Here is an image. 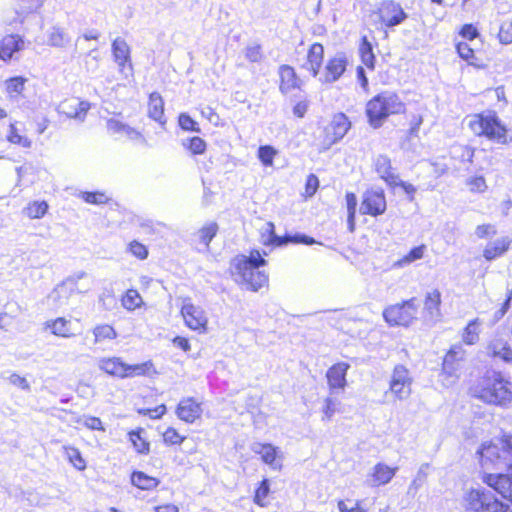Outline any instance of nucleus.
Here are the masks:
<instances>
[{"label":"nucleus","instance_id":"1","mask_svg":"<svg viewBox=\"0 0 512 512\" xmlns=\"http://www.w3.org/2000/svg\"><path fill=\"white\" fill-rule=\"evenodd\" d=\"M511 383L500 372L487 371L470 388L472 397L487 404L505 406L512 401Z\"/></svg>","mask_w":512,"mask_h":512},{"label":"nucleus","instance_id":"2","mask_svg":"<svg viewBox=\"0 0 512 512\" xmlns=\"http://www.w3.org/2000/svg\"><path fill=\"white\" fill-rule=\"evenodd\" d=\"M266 264L265 259L258 250H252L250 255H240L232 261V275L237 283L246 289L258 291L268 282V275L260 271L259 267Z\"/></svg>","mask_w":512,"mask_h":512},{"label":"nucleus","instance_id":"3","mask_svg":"<svg viewBox=\"0 0 512 512\" xmlns=\"http://www.w3.org/2000/svg\"><path fill=\"white\" fill-rule=\"evenodd\" d=\"M405 103L392 91H384L373 97L366 105L369 123L374 128L382 126L383 121L393 114L404 113Z\"/></svg>","mask_w":512,"mask_h":512},{"label":"nucleus","instance_id":"4","mask_svg":"<svg viewBox=\"0 0 512 512\" xmlns=\"http://www.w3.org/2000/svg\"><path fill=\"white\" fill-rule=\"evenodd\" d=\"M478 453L482 469H512V436L498 443H484Z\"/></svg>","mask_w":512,"mask_h":512},{"label":"nucleus","instance_id":"5","mask_svg":"<svg viewBox=\"0 0 512 512\" xmlns=\"http://www.w3.org/2000/svg\"><path fill=\"white\" fill-rule=\"evenodd\" d=\"M469 127L478 136L484 135L498 143H506V128L501 124L494 112L472 116L469 121Z\"/></svg>","mask_w":512,"mask_h":512},{"label":"nucleus","instance_id":"6","mask_svg":"<svg viewBox=\"0 0 512 512\" xmlns=\"http://www.w3.org/2000/svg\"><path fill=\"white\" fill-rule=\"evenodd\" d=\"M466 499L471 512H512L509 504L503 503L485 488L472 489Z\"/></svg>","mask_w":512,"mask_h":512},{"label":"nucleus","instance_id":"7","mask_svg":"<svg viewBox=\"0 0 512 512\" xmlns=\"http://www.w3.org/2000/svg\"><path fill=\"white\" fill-rule=\"evenodd\" d=\"M418 307L416 298H411L386 307L383 318L390 326L409 327L417 319Z\"/></svg>","mask_w":512,"mask_h":512},{"label":"nucleus","instance_id":"8","mask_svg":"<svg viewBox=\"0 0 512 512\" xmlns=\"http://www.w3.org/2000/svg\"><path fill=\"white\" fill-rule=\"evenodd\" d=\"M152 367L150 361L129 365L124 363L119 357H103L98 360V368L105 373L119 378L145 375Z\"/></svg>","mask_w":512,"mask_h":512},{"label":"nucleus","instance_id":"9","mask_svg":"<svg viewBox=\"0 0 512 512\" xmlns=\"http://www.w3.org/2000/svg\"><path fill=\"white\" fill-rule=\"evenodd\" d=\"M413 378L404 365H396L389 381V391L400 401L406 400L412 393Z\"/></svg>","mask_w":512,"mask_h":512},{"label":"nucleus","instance_id":"10","mask_svg":"<svg viewBox=\"0 0 512 512\" xmlns=\"http://www.w3.org/2000/svg\"><path fill=\"white\" fill-rule=\"evenodd\" d=\"M483 470V482L501 494L504 498L509 499L512 503V475L504 473L505 471H510V469L497 470L493 467Z\"/></svg>","mask_w":512,"mask_h":512},{"label":"nucleus","instance_id":"11","mask_svg":"<svg viewBox=\"0 0 512 512\" xmlns=\"http://www.w3.org/2000/svg\"><path fill=\"white\" fill-rule=\"evenodd\" d=\"M377 13L379 14L380 20L388 27L397 26L407 18V14L400 4L391 0L382 2Z\"/></svg>","mask_w":512,"mask_h":512},{"label":"nucleus","instance_id":"12","mask_svg":"<svg viewBox=\"0 0 512 512\" xmlns=\"http://www.w3.org/2000/svg\"><path fill=\"white\" fill-rule=\"evenodd\" d=\"M351 123L343 113L335 114L330 124L325 128V141L328 146L340 141L348 132Z\"/></svg>","mask_w":512,"mask_h":512},{"label":"nucleus","instance_id":"13","mask_svg":"<svg viewBox=\"0 0 512 512\" xmlns=\"http://www.w3.org/2000/svg\"><path fill=\"white\" fill-rule=\"evenodd\" d=\"M185 324L192 330L205 331L208 319L204 310L190 302H185L181 308Z\"/></svg>","mask_w":512,"mask_h":512},{"label":"nucleus","instance_id":"14","mask_svg":"<svg viewBox=\"0 0 512 512\" xmlns=\"http://www.w3.org/2000/svg\"><path fill=\"white\" fill-rule=\"evenodd\" d=\"M386 210V199L383 191H366L363 195V200L360 206L362 214L371 216H378Z\"/></svg>","mask_w":512,"mask_h":512},{"label":"nucleus","instance_id":"15","mask_svg":"<svg viewBox=\"0 0 512 512\" xmlns=\"http://www.w3.org/2000/svg\"><path fill=\"white\" fill-rule=\"evenodd\" d=\"M79 290L75 278H68L57 285L48 295V302L55 307H62L68 303L71 295Z\"/></svg>","mask_w":512,"mask_h":512},{"label":"nucleus","instance_id":"16","mask_svg":"<svg viewBox=\"0 0 512 512\" xmlns=\"http://www.w3.org/2000/svg\"><path fill=\"white\" fill-rule=\"evenodd\" d=\"M112 54L121 73H125L127 69L130 72L132 71L131 50L125 39L121 37L114 39L112 42Z\"/></svg>","mask_w":512,"mask_h":512},{"label":"nucleus","instance_id":"17","mask_svg":"<svg viewBox=\"0 0 512 512\" xmlns=\"http://www.w3.org/2000/svg\"><path fill=\"white\" fill-rule=\"evenodd\" d=\"M89 109L90 104L88 102L80 101L76 98H71L62 101L58 105L57 111L60 114H64L68 118H74L83 121Z\"/></svg>","mask_w":512,"mask_h":512},{"label":"nucleus","instance_id":"18","mask_svg":"<svg viewBox=\"0 0 512 512\" xmlns=\"http://www.w3.org/2000/svg\"><path fill=\"white\" fill-rule=\"evenodd\" d=\"M465 350L461 345H454L447 352L443 360V373L449 377H457L461 362L464 360Z\"/></svg>","mask_w":512,"mask_h":512},{"label":"nucleus","instance_id":"19","mask_svg":"<svg viewBox=\"0 0 512 512\" xmlns=\"http://www.w3.org/2000/svg\"><path fill=\"white\" fill-rule=\"evenodd\" d=\"M486 353L493 358H498L508 363L512 362V348L508 341L501 336L496 335L488 342Z\"/></svg>","mask_w":512,"mask_h":512},{"label":"nucleus","instance_id":"20","mask_svg":"<svg viewBox=\"0 0 512 512\" xmlns=\"http://www.w3.org/2000/svg\"><path fill=\"white\" fill-rule=\"evenodd\" d=\"M348 368V364L341 362L328 369L326 377L331 395H333L337 389L344 390L347 384L346 373Z\"/></svg>","mask_w":512,"mask_h":512},{"label":"nucleus","instance_id":"21","mask_svg":"<svg viewBox=\"0 0 512 512\" xmlns=\"http://www.w3.org/2000/svg\"><path fill=\"white\" fill-rule=\"evenodd\" d=\"M346 66L347 59L345 55L341 53L336 54L333 58L328 60L325 67V73L323 74V78H321V80L326 83L337 81L345 72Z\"/></svg>","mask_w":512,"mask_h":512},{"label":"nucleus","instance_id":"22","mask_svg":"<svg viewBox=\"0 0 512 512\" xmlns=\"http://www.w3.org/2000/svg\"><path fill=\"white\" fill-rule=\"evenodd\" d=\"M398 468H391L385 463H377L367 476V482L370 486L376 487L389 483L395 476Z\"/></svg>","mask_w":512,"mask_h":512},{"label":"nucleus","instance_id":"23","mask_svg":"<svg viewBox=\"0 0 512 512\" xmlns=\"http://www.w3.org/2000/svg\"><path fill=\"white\" fill-rule=\"evenodd\" d=\"M26 48L25 40L19 35H7L0 42V59L8 61Z\"/></svg>","mask_w":512,"mask_h":512},{"label":"nucleus","instance_id":"24","mask_svg":"<svg viewBox=\"0 0 512 512\" xmlns=\"http://www.w3.org/2000/svg\"><path fill=\"white\" fill-rule=\"evenodd\" d=\"M176 414L182 421L193 423L201 417V404L193 398L182 399L177 406Z\"/></svg>","mask_w":512,"mask_h":512},{"label":"nucleus","instance_id":"25","mask_svg":"<svg viewBox=\"0 0 512 512\" xmlns=\"http://www.w3.org/2000/svg\"><path fill=\"white\" fill-rule=\"evenodd\" d=\"M441 293L438 289L428 292L424 302V317L427 321L436 323L441 318Z\"/></svg>","mask_w":512,"mask_h":512},{"label":"nucleus","instance_id":"26","mask_svg":"<svg viewBox=\"0 0 512 512\" xmlns=\"http://www.w3.org/2000/svg\"><path fill=\"white\" fill-rule=\"evenodd\" d=\"M147 115L161 127H165L167 119L164 115V100L158 92H153L149 96Z\"/></svg>","mask_w":512,"mask_h":512},{"label":"nucleus","instance_id":"27","mask_svg":"<svg viewBox=\"0 0 512 512\" xmlns=\"http://www.w3.org/2000/svg\"><path fill=\"white\" fill-rule=\"evenodd\" d=\"M107 128L113 134H119L133 141H141L145 143L146 140L143 135L135 128L130 127L116 119H109L107 121Z\"/></svg>","mask_w":512,"mask_h":512},{"label":"nucleus","instance_id":"28","mask_svg":"<svg viewBox=\"0 0 512 512\" xmlns=\"http://www.w3.org/2000/svg\"><path fill=\"white\" fill-rule=\"evenodd\" d=\"M267 226H268L267 231L270 233L269 240H268L270 244H273L276 246H281V245L287 244L289 242L301 243V244H306V245H312V244L316 243V241L313 238L308 237L304 234H296L294 236L279 237L274 233V224L273 223L269 222L267 224Z\"/></svg>","mask_w":512,"mask_h":512},{"label":"nucleus","instance_id":"29","mask_svg":"<svg viewBox=\"0 0 512 512\" xmlns=\"http://www.w3.org/2000/svg\"><path fill=\"white\" fill-rule=\"evenodd\" d=\"M375 170L388 185L398 183V174L391 165L390 159L385 155H379L375 159Z\"/></svg>","mask_w":512,"mask_h":512},{"label":"nucleus","instance_id":"30","mask_svg":"<svg viewBox=\"0 0 512 512\" xmlns=\"http://www.w3.org/2000/svg\"><path fill=\"white\" fill-rule=\"evenodd\" d=\"M324 56V48L320 43H314L307 54V61L303 67L312 72V75L316 77L319 73L322 65Z\"/></svg>","mask_w":512,"mask_h":512},{"label":"nucleus","instance_id":"31","mask_svg":"<svg viewBox=\"0 0 512 512\" xmlns=\"http://www.w3.org/2000/svg\"><path fill=\"white\" fill-rule=\"evenodd\" d=\"M280 86L279 89L283 94H288L295 88L299 87L298 78L294 69L289 65H282L279 68Z\"/></svg>","mask_w":512,"mask_h":512},{"label":"nucleus","instance_id":"32","mask_svg":"<svg viewBox=\"0 0 512 512\" xmlns=\"http://www.w3.org/2000/svg\"><path fill=\"white\" fill-rule=\"evenodd\" d=\"M511 240L508 237H501L495 241L489 242L483 250V256L486 260L492 261L509 249Z\"/></svg>","mask_w":512,"mask_h":512},{"label":"nucleus","instance_id":"33","mask_svg":"<svg viewBox=\"0 0 512 512\" xmlns=\"http://www.w3.org/2000/svg\"><path fill=\"white\" fill-rule=\"evenodd\" d=\"M45 328L50 329L51 333L58 337L71 338L75 336L71 329V321L64 317L46 321Z\"/></svg>","mask_w":512,"mask_h":512},{"label":"nucleus","instance_id":"34","mask_svg":"<svg viewBox=\"0 0 512 512\" xmlns=\"http://www.w3.org/2000/svg\"><path fill=\"white\" fill-rule=\"evenodd\" d=\"M70 42V37L59 26H53L47 31V44L53 47H65Z\"/></svg>","mask_w":512,"mask_h":512},{"label":"nucleus","instance_id":"35","mask_svg":"<svg viewBox=\"0 0 512 512\" xmlns=\"http://www.w3.org/2000/svg\"><path fill=\"white\" fill-rule=\"evenodd\" d=\"M251 450L256 454L261 455L263 462L266 464L271 466L274 465L277 455V448L273 445L256 442L251 445Z\"/></svg>","mask_w":512,"mask_h":512},{"label":"nucleus","instance_id":"36","mask_svg":"<svg viewBox=\"0 0 512 512\" xmlns=\"http://www.w3.org/2000/svg\"><path fill=\"white\" fill-rule=\"evenodd\" d=\"M94 344H101L107 340H114L117 337L116 330L108 324H99L92 329Z\"/></svg>","mask_w":512,"mask_h":512},{"label":"nucleus","instance_id":"37","mask_svg":"<svg viewBox=\"0 0 512 512\" xmlns=\"http://www.w3.org/2000/svg\"><path fill=\"white\" fill-rule=\"evenodd\" d=\"M131 482L134 486L142 490H150L156 488L159 484V480L146 475L143 472H133L131 475Z\"/></svg>","mask_w":512,"mask_h":512},{"label":"nucleus","instance_id":"38","mask_svg":"<svg viewBox=\"0 0 512 512\" xmlns=\"http://www.w3.org/2000/svg\"><path fill=\"white\" fill-rule=\"evenodd\" d=\"M48 210V204L45 201H33L24 209L23 214L30 219L42 218Z\"/></svg>","mask_w":512,"mask_h":512},{"label":"nucleus","instance_id":"39","mask_svg":"<svg viewBox=\"0 0 512 512\" xmlns=\"http://www.w3.org/2000/svg\"><path fill=\"white\" fill-rule=\"evenodd\" d=\"M143 429L138 431H130L128 433L129 440L133 444L135 450L140 454H148L150 451V444L142 437Z\"/></svg>","mask_w":512,"mask_h":512},{"label":"nucleus","instance_id":"40","mask_svg":"<svg viewBox=\"0 0 512 512\" xmlns=\"http://www.w3.org/2000/svg\"><path fill=\"white\" fill-rule=\"evenodd\" d=\"M341 402L337 398L333 397L331 394L324 400V405L322 408L323 412V421H330L335 413L340 412Z\"/></svg>","mask_w":512,"mask_h":512},{"label":"nucleus","instance_id":"41","mask_svg":"<svg viewBox=\"0 0 512 512\" xmlns=\"http://www.w3.org/2000/svg\"><path fill=\"white\" fill-rule=\"evenodd\" d=\"M362 63L370 68L374 69L375 56L373 53L372 45L368 42L367 37L362 38V43L359 48Z\"/></svg>","mask_w":512,"mask_h":512},{"label":"nucleus","instance_id":"42","mask_svg":"<svg viewBox=\"0 0 512 512\" xmlns=\"http://www.w3.org/2000/svg\"><path fill=\"white\" fill-rule=\"evenodd\" d=\"M463 342L467 345H473L479 340V322L478 320H472L465 327L462 334Z\"/></svg>","mask_w":512,"mask_h":512},{"label":"nucleus","instance_id":"43","mask_svg":"<svg viewBox=\"0 0 512 512\" xmlns=\"http://www.w3.org/2000/svg\"><path fill=\"white\" fill-rule=\"evenodd\" d=\"M142 304V298L137 290L129 289L122 298V305L127 310H135Z\"/></svg>","mask_w":512,"mask_h":512},{"label":"nucleus","instance_id":"44","mask_svg":"<svg viewBox=\"0 0 512 512\" xmlns=\"http://www.w3.org/2000/svg\"><path fill=\"white\" fill-rule=\"evenodd\" d=\"M64 453L69 462L78 470H84L86 463L78 449L74 447H64Z\"/></svg>","mask_w":512,"mask_h":512},{"label":"nucleus","instance_id":"45","mask_svg":"<svg viewBox=\"0 0 512 512\" xmlns=\"http://www.w3.org/2000/svg\"><path fill=\"white\" fill-rule=\"evenodd\" d=\"M428 468L427 464L422 465L415 478L412 480L408 487V494L414 496L418 490L422 487V485L425 483L427 478V472L426 469Z\"/></svg>","mask_w":512,"mask_h":512},{"label":"nucleus","instance_id":"46","mask_svg":"<svg viewBox=\"0 0 512 512\" xmlns=\"http://www.w3.org/2000/svg\"><path fill=\"white\" fill-rule=\"evenodd\" d=\"M218 231V225L215 222H211L198 231V237L201 243L206 247L209 246L211 240L215 237Z\"/></svg>","mask_w":512,"mask_h":512},{"label":"nucleus","instance_id":"47","mask_svg":"<svg viewBox=\"0 0 512 512\" xmlns=\"http://www.w3.org/2000/svg\"><path fill=\"white\" fill-rule=\"evenodd\" d=\"M277 154L278 151L270 145H263L258 149V158L261 163L267 167L273 165V159Z\"/></svg>","mask_w":512,"mask_h":512},{"label":"nucleus","instance_id":"48","mask_svg":"<svg viewBox=\"0 0 512 512\" xmlns=\"http://www.w3.org/2000/svg\"><path fill=\"white\" fill-rule=\"evenodd\" d=\"M425 251V246L421 245L413 248L407 255H405L402 259H400L396 264L398 266H404L406 264H410L416 260L423 258Z\"/></svg>","mask_w":512,"mask_h":512},{"label":"nucleus","instance_id":"49","mask_svg":"<svg viewBox=\"0 0 512 512\" xmlns=\"http://www.w3.org/2000/svg\"><path fill=\"white\" fill-rule=\"evenodd\" d=\"M193 154H203L206 150V142L200 137L188 139V144H184Z\"/></svg>","mask_w":512,"mask_h":512},{"label":"nucleus","instance_id":"50","mask_svg":"<svg viewBox=\"0 0 512 512\" xmlns=\"http://www.w3.org/2000/svg\"><path fill=\"white\" fill-rule=\"evenodd\" d=\"M179 126L186 131L199 132L200 128L198 127L197 122H195L188 114L181 113L179 115Z\"/></svg>","mask_w":512,"mask_h":512},{"label":"nucleus","instance_id":"51","mask_svg":"<svg viewBox=\"0 0 512 512\" xmlns=\"http://www.w3.org/2000/svg\"><path fill=\"white\" fill-rule=\"evenodd\" d=\"M7 138L11 143L20 144L23 147H29L31 144V142L28 140V138L23 137L18 133L16 127L13 124L10 125V129H9Z\"/></svg>","mask_w":512,"mask_h":512},{"label":"nucleus","instance_id":"52","mask_svg":"<svg viewBox=\"0 0 512 512\" xmlns=\"http://www.w3.org/2000/svg\"><path fill=\"white\" fill-rule=\"evenodd\" d=\"M25 79L22 77L10 78L6 81V90L8 93H20L24 88Z\"/></svg>","mask_w":512,"mask_h":512},{"label":"nucleus","instance_id":"53","mask_svg":"<svg viewBox=\"0 0 512 512\" xmlns=\"http://www.w3.org/2000/svg\"><path fill=\"white\" fill-rule=\"evenodd\" d=\"M496 233H497V230H496L495 226L492 224L478 225L475 229V235L479 239L493 237L496 235Z\"/></svg>","mask_w":512,"mask_h":512},{"label":"nucleus","instance_id":"54","mask_svg":"<svg viewBox=\"0 0 512 512\" xmlns=\"http://www.w3.org/2000/svg\"><path fill=\"white\" fill-rule=\"evenodd\" d=\"M129 251L137 258L143 260L148 256V250L145 245L138 241H132L129 244Z\"/></svg>","mask_w":512,"mask_h":512},{"label":"nucleus","instance_id":"55","mask_svg":"<svg viewBox=\"0 0 512 512\" xmlns=\"http://www.w3.org/2000/svg\"><path fill=\"white\" fill-rule=\"evenodd\" d=\"M245 57L250 62L258 63L262 60L263 55L261 52V47L259 45L248 46L245 50Z\"/></svg>","mask_w":512,"mask_h":512},{"label":"nucleus","instance_id":"56","mask_svg":"<svg viewBox=\"0 0 512 512\" xmlns=\"http://www.w3.org/2000/svg\"><path fill=\"white\" fill-rule=\"evenodd\" d=\"M456 48L459 56L472 64L471 60L474 58V50L470 45L466 42H459Z\"/></svg>","mask_w":512,"mask_h":512},{"label":"nucleus","instance_id":"57","mask_svg":"<svg viewBox=\"0 0 512 512\" xmlns=\"http://www.w3.org/2000/svg\"><path fill=\"white\" fill-rule=\"evenodd\" d=\"M163 439L165 443L175 445L182 443L185 438L182 437L174 428H168L163 433Z\"/></svg>","mask_w":512,"mask_h":512},{"label":"nucleus","instance_id":"58","mask_svg":"<svg viewBox=\"0 0 512 512\" xmlns=\"http://www.w3.org/2000/svg\"><path fill=\"white\" fill-rule=\"evenodd\" d=\"M82 197L90 204H103L108 200L105 194L99 192H84Z\"/></svg>","mask_w":512,"mask_h":512},{"label":"nucleus","instance_id":"59","mask_svg":"<svg viewBox=\"0 0 512 512\" xmlns=\"http://www.w3.org/2000/svg\"><path fill=\"white\" fill-rule=\"evenodd\" d=\"M268 493H269L268 480L264 479L260 483V486L256 490L254 502L260 506H263L262 500L267 497Z\"/></svg>","mask_w":512,"mask_h":512},{"label":"nucleus","instance_id":"60","mask_svg":"<svg viewBox=\"0 0 512 512\" xmlns=\"http://www.w3.org/2000/svg\"><path fill=\"white\" fill-rule=\"evenodd\" d=\"M454 153L461 158L462 161L472 162L474 156V149L469 146H458L455 148Z\"/></svg>","mask_w":512,"mask_h":512},{"label":"nucleus","instance_id":"61","mask_svg":"<svg viewBox=\"0 0 512 512\" xmlns=\"http://www.w3.org/2000/svg\"><path fill=\"white\" fill-rule=\"evenodd\" d=\"M83 425L91 430H102L104 431V428L102 426V421L98 417H85L82 421Z\"/></svg>","mask_w":512,"mask_h":512},{"label":"nucleus","instance_id":"62","mask_svg":"<svg viewBox=\"0 0 512 512\" xmlns=\"http://www.w3.org/2000/svg\"><path fill=\"white\" fill-rule=\"evenodd\" d=\"M460 35L464 39L473 40L478 36V31L472 24H465L460 31Z\"/></svg>","mask_w":512,"mask_h":512},{"label":"nucleus","instance_id":"63","mask_svg":"<svg viewBox=\"0 0 512 512\" xmlns=\"http://www.w3.org/2000/svg\"><path fill=\"white\" fill-rule=\"evenodd\" d=\"M472 191H484L486 189V182L483 177L471 178L468 182Z\"/></svg>","mask_w":512,"mask_h":512},{"label":"nucleus","instance_id":"64","mask_svg":"<svg viewBox=\"0 0 512 512\" xmlns=\"http://www.w3.org/2000/svg\"><path fill=\"white\" fill-rule=\"evenodd\" d=\"M338 509L340 512H365V510L361 509L359 503H354L352 506L348 505L346 501L338 502Z\"/></svg>","mask_w":512,"mask_h":512}]
</instances>
